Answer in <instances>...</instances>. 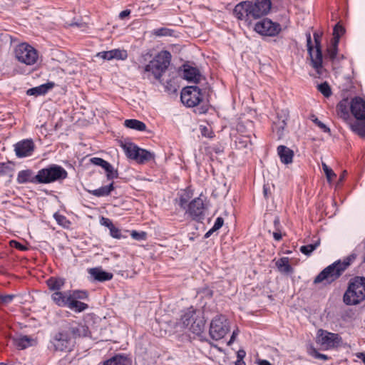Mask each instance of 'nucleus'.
<instances>
[{"mask_svg": "<svg viewBox=\"0 0 365 365\" xmlns=\"http://www.w3.org/2000/svg\"><path fill=\"white\" fill-rule=\"evenodd\" d=\"M173 30L168 28H160L153 31V34L158 36H171Z\"/></svg>", "mask_w": 365, "mask_h": 365, "instance_id": "obj_48", "label": "nucleus"}, {"mask_svg": "<svg viewBox=\"0 0 365 365\" xmlns=\"http://www.w3.org/2000/svg\"><path fill=\"white\" fill-rule=\"evenodd\" d=\"M207 90V88H200L197 86H186L181 91V101L187 107H195L202 101Z\"/></svg>", "mask_w": 365, "mask_h": 365, "instance_id": "obj_7", "label": "nucleus"}, {"mask_svg": "<svg viewBox=\"0 0 365 365\" xmlns=\"http://www.w3.org/2000/svg\"><path fill=\"white\" fill-rule=\"evenodd\" d=\"M200 130L201 135L203 137L208 138H212L215 136L214 132L208 123H207V125H204V124L200 125Z\"/></svg>", "mask_w": 365, "mask_h": 365, "instance_id": "obj_41", "label": "nucleus"}, {"mask_svg": "<svg viewBox=\"0 0 365 365\" xmlns=\"http://www.w3.org/2000/svg\"><path fill=\"white\" fill-rule=\"evenodd\" d=\"M206 205L201 195L193 199L188 205L186 210L187 214L192 220L200 222L205 218V212Z\"/></svg>", "mask_w": 365, "mask_h": 365, "instance_id": "obj_10", "label": "nucleus"}, {"mask_svg": "<svg viewBox=\"0 0 365 365\" xmlns=\"http://www.w3.org/2000/svg\"><path fill=\"white\" fill-rule=\"evenodd\" d=\"M236 335H237V332H236L235 331H234L232 332V336H231V337H230V341H228V343H227V344H228V345H230L231 344H232V343L234 342V341H235V336H236Z\"/></svg>", "mask_w": 365, "mask_h": 365, "instance_id": "obj_64", "label": "nucleus"}, {"mask_svg": "<svg viewBox=\"0 0 365 365\" xmlns=\"http://www.w3.org/2000/svg\"><path fill=\"white\" fill-rule=\"evenodd\" d=\"M255 31L263 36H273L277 35L281 28L280 25L272 22L270 19L266 18L258 21L255 25Z\"/></svg>", "mask_w": 365, "mask_h": 365, "instance_id": "obj_13", "label": "nucleus"}, {"mask_svg": "<svg viewBox=\"0 0 365 365\" xmlns=\"http://www.w3.org/2000/svg\"><path fill=\"white\" fill-rule=\"evenodd\" d=\"M155 158V154L151 153L145 149L139 148V154H138L137 158H135V161L138 163L143 164L146 162H148L151 160H153Z\"/></svg>", "mask_w": 365, "mask_h": 365, "instance_id": "obj_33", "label": "nucleus"}, {"mask_svg": "<svg viewBox=\"0 0 365 365\" xmlns=\"http://www.w3.org/2000/svg\"><path fill=\"white\" fill-rule=\"evenodd\" d=\"M349 283L348 287L343 296V302L346 305H356L365 299H361L358 292Z\"/></svg>", "mask_w": 365, "mask_h": 365, "instance_id": "obj_18", "label": "nucleus"}, {"mask_svg": "<svg viewBox=\"0 0 365 365\" xmlns=\"http://www.w3.org/2000/svg\"><path fill=\"white\" fill-rule=\"evenodd\" d=\"M14 294H0V305H6L10 304L14 299Z\"/></svg>", "mask_w": 365, "mask_h": 365, "instance_id": "obj_50", "label": "nucleus"}, {"mask_svg": "<svg viewBox=\"0 0 365 365\" xmlns=\"http://www.w3.org/2000/svg\"><path fill=\"white\" fill-rule=\"evenodd\" d=\"M205 324L202 313L190 307L182 312L177 327H180L181 329H187L193 334L200 335L204 331Z\"/></svg>", "mask_w": 365, "mask_h": 365, "instance_id": "obj_5", "label": "nucleus"}, {"mask_svg": "<svg viewBox=\"0 0 365 365\" xmlns=\"http://www.w3.org/2000/svg\"><path fill=\"white\" fill-rule=\"evenodd\" d=\"M349 108L351 109V101L348 98L341 100L337 105V110L341 114H349Z\"/></svg>", "mask_w": 365, "mask_h": 365, "instance_id": "obj_40", "label": "nucleus"}, {"mask_svg": "<svg viewBox=\"0 0 365 365\" xmlns=\"http://www.w3.org/2000/svg\"><path fill=\"white\" fill-rule=\"evenodd\" d=\"M124 125L127 128L135 129L138 131H144L146 129L145 124L143 122L136 119L125 120Z\"/></svg>", "mask_w": 365, "mask_h": 365, "instance_id": "obj_36", "label": "nucleus"}, {"mask_svg": "<svg viewBox=\"0 0 365 365\" xmlns=\"http://www.w3.org/2000/svg\"><path fill=\"white\" fill-rule=\"evenodd\" d=\"M109 230H110V234L113 237L116 238V239H120L121 237L120 230L118 228H117L116 227H115L114 225L112 227H110V229Z\"/></svg>", "mask_w": 365, "mask_h": 365, "instance_id": "obj_54", "label": "nucleus"}, {"mask_svg": "<svg viewBox=\"0 0 365 365\" xmlns=\"http://www.w3.org/2000/svg\"><path fill=\"white\" fill-rule=\"evenodd\" d=\"M51 297L57 306L67 307L71 299V292H54Z\"/></svg>", "mask_w": 365, "mask_h": 365, "instance_id": "obj_21", "label": "nucleus"}, {"mask_svg": "<svg viewBox=\"0 0 365 365\" xmlns=\"http://www.w3.org/2000/svg\"><path fill=\"white\" fill-rule=\"evenodd\" d=\"M103 365H130V361L125 356L116 354L105 361Z\"/></svg>", "mask_w": 365, "mask_h": 365, "instance_id": "obj_29", "label": "nucleus"}, {"mask_svg": "<svg viewBox=\"0 0 365 365\" xmlns=\"http://www.w3.org/2000/svg\"><path fill=\"white\" fill-rule=\"evenodd\" d=\"M274 239L277 241H279L282 239V235L280 232H275L273 233Z\"/></svg>", "mask_w": 365, "mask_h": 365, "instance_id": "obj_63", "label": "nucleus"}, {"mask_svg": "<svg viewBox=\"0 0 365 365\" xmlns=\"http://www.w3.org/2000/svg\"><path fill=\"white\" fill-rule=\"evenodd\" d=\"M68 177L67 171L61 165L51 164L38 170L39 184L62 181Z\"/></svg>", "mask_w": 365, "mask_h": 365, "instance_id": "obj_6", "label": "nucleus"}, {"mask_svg": "<svg viewBox=\"0 0 365 365\" xmlns=\"http://www.w3.org/2000/svg\"><path fill=\"white\" fill-rule=\"evenodd\" d=\"M100 222L102 225L107 227L109 230L114 225L110 219L104 217L101 218Z\"/></svg>", "mask_w": 365, "mask_h": 365, "instance_id": "obj_58", "label": "nucleus"}, {"mask_svg": "<svg viewBox=\"0 0 365 365\" xmlns=\"http://www.w3.org/2000/svg\"><path fill=\"white\" fill-rule=\"evenodd\" d=\"M183 77L189 82H193L195 84L199 83L202 79V76L198 69L191 66L184 68Z\"/></svg>", "mask_w": 365, "mask_h": 365, "instance_id": "obj_22", "label": "nucleus"}, {"mask_svg": "<svg viewBox=\"0 0 365 365\" xmlns=\"http://www.w3.org/2000/svg\"><path fill=\"white\" fill-rule=\"evenodd\" d=\"M147 234L145 232H137L132 231L131 237L137 240H145L146 239Z\"/></svg>", "mask_w": 365, "mask_h": 365, "instance_id": "obj_53", "label": "nucleus"}, {"mask_svg": "<svg viewBox=\"0 0 365 365\" xmlns=\"http://www.w3.org/2000/svg\"><path fill=\"white\" fill-rule=\"evenodd\" d=\"M13 343L17 349L22 350L32 345L34 341L32 338L28 336L13 338Z\"/></svg>", "mask_w": 365, "mask_h": 365, "instance_id": "obj_31", "label": "nucleus"}, {"mask_svg": "<svg viewBox=\"0 0 365 365\" xmlns=\"http://www.w3.org/2000/svg\"><path fill=\"white\" fill-rule=\"evenodd\" d=\"M246 355V352L243 349H240L237 352V359H243Z\"/></svg>", "mask_w": 365, "mask_h": 365, "instance_id": "obj_60", "label": "nucleus"}, {"mask_svg": "<svg viewBox=\"0 0 365 365\" xmlns=\"http://www.w3.org/2000/svg\"><path fill=\"white\" fill-rule=\"evenodd\" d=\"M55 83L53 82H48L46 83L40 85L38 86L29 89L26 91L29 96H41L46 94L49 90L54 87Z\"/></svg>", "mask_w": 365, "mask_h": 365, "instance_id": "obj_26", "label": "nucleus"}, {"mask_svg": "<svg viewBox=\"0 0 365 365\" xmlns=\"http://www.w3.org/2000/svg\"><path fill=\"white\" fill-rule=\"evenodd\" d=\"M26 152L28 153V156L31 155V153L34 150V143L31 140L26 139Z\"/></svg>", "mask_w": 365, "mask_h": 365, "instance_id": "obj_55", "label": "nucleus"}, {"mask_svg": "<svg viewBox=\"0 0 365 365\" xmlns=\"http://www.w3.org/2000/svg\"><path fill=\"white\" fill-rule=\"evenodd\" d=\"M120 146L123 148L126 157L130 160H135L139 154V147L128 140H121L119 141Z\"/></svg>", "mask_w": 365, "mask_h": 365, "instance_id": "obj_19", "label": "nucleus"}, {"mask_svg": "<svg viewBox=\"0 0 365 365\" xmlns=\"http://www.w3.org/2000/svg\"><path fill=\"white\" fill-rule=\"evenodd\" d=\"M38 172L35 175L34 172L31 169L23 170L19 172L16 181L19 184L33 183L39 184Z\"/></svg>", "mask_w": 365, "mask_h": 365, "instance_id": "obj_16", "label": "nucleus"}, {"mask_svg": "<svg viewBox=\"0 0 365 365\" xmlns=\"http://www.w3.org/2000/svg\"><path fill=\"white\" fill-rule=\"evenodd\" d=\"M114 190V183L111 182L108 185L102 186L98 189L88 190V192L96 197L108 196Z\"/></svg>", "mask_w": 365, "mask_h": 365, "instance_id": "obj_32", "label": "nucleus"}, {"mask_svg": "<svg viewBox=\"0 0 365 365\" xmlns=\"http://www.w3.org/2000/svg\"><path fill=\"white\" fill-rule=\"evenodd\" d=\"M318 91L326 98L331 95V87L327 82H324L317 86Z\"/></svg>", "mask_w": 365, "mask_h": 365, "instance_id": "obj_42", "label": "nucleus"}, {"mask_svg": "<svg viewBox=\"0 0 365 365\" xmlns=\"http://www.w3.org/2000/svg\"><path fill=\"white\" fill-rule=\"evenodd\" d=\"M230 331V322L224 315H218L212 319L210 325L209 334L214 340L222 339Z\"/></svg>", "mask_w": 365, "mask_h": 365, "instance_id": "obj_8", "label": "nucleus"}, {"mask_svg": "<svg viewBox=\"0 0 365 365\" xmlns=\"http://www.w3.org/2000/svg\"><path fill=\"white\" fill-rule=\"evenodd\" d=\"M287 115H275L273 120L272 130L276 132L280 138L283 135V131L287 125Z\"/></svg>", "mask_w": 365, "mask_h": 365, "instance_id": "obj_25", "label": "nucleus"}, {"mask_svg": "<svg viewBox=\"0 0 365 365\" xmlns=\"http://www.w3.org/2000/svg\"><path fill=\"white\" fill-rule=\"evenodd\" d=\"M278 270L283 274H289L294 272L293 267L289 264L288 257H282L276 262Z\"/></svg>", "mask_w": 365, "mask_h": 365, "instance_id": "obj_28", "label": "nucleus"}, {"mask_svg": "<svg viewBox=\"0 0 365 365\" xmlns=\"http://www.w3.org/2000/svg\"><path fill=\"white\" fill-rule=\"evenodd\" d=\"M271 6L270 0L242 1L235 6L233 14L239 20L250 24L253 19L267 15L270 11Z\"/></svg>", "mask_w": 365, "mask_h": 365, "instance_id": "obj_1", "label": "nucleus"}, {"mask_svg": "<svg viewBox=\"0 0 365 365\" xmlns=\"http://www.w3.org/2000/svg\"><path fill=\"white\" fill-rule=\"evenodd\" d=\"M306 38L310 65L315 70V73L313 76L319 78L326 77L327 71L323 66V55L321 46L322 34L314 33V47L312 43L310 33L306 34Z\"/></svg>", "mask_w": 365, "mask_h": 365, "instance_id": "obj_4", "label": "nucleus"}, {"mask_svg": "<svg viewBox=\"0 0 365 365\" xmlns=\"http://www.w3.org/2000/svg\"><path fill=\"white\" fill-rule=\"evenodd\" d=\"M53 217H54L55 220H56V222H58V224H59L61 225L64 226L65 223L67 222L66 217L63 215H59L58 213H55L53 215Z\"/></svg>", "mask_w": 365, "mask_h": 365, "instance_id": "obj_56", "label": "nucleus"}, {"mask_svg": "<svg viewBox=\"0 0 365 365\" xmlns=\"http://www.w3.org/2000/svg\"><path fill=\"white\" fill-rule=\"evenodd\" d=\"M338 53V43L337 41H332L331 45L327 48L325 59H329L332 63H334L337 58Z\"/></svg>", "mask_w": 365, "mask_h": 365, "instance_id": "obj_34", "label": "nucleus"}, {"mask_svg": "<svg viewBox=\"0 0 365 365\" xmlns=\"http://www.w3.org/2000/svg\"><path fill=\"white\" fill-rule=\"evenodd\" d=\"M351 130L362 138H365V115H340Z\"/></svg>", "mask_w": 365, "mask_h": 365, "instance_id": "obj_12", "label": "nucleus"}, {"mask_svg": "<svg viewBox=\"0 0 365 365\" xmlns=\"http://www.w3.org/2000/svg\"><path fill=\"white\" fill-rule=\"evenodd\" d=\"M224 223V220L222 217H219L216 219L213 227H212V231H216L222 227Z\"/></svg>", "mask_w": 365, "mask_h": 365, "instance_id": "obj_57", "label": "nucleus"}, {"mask_svg": "<svg viewBox=\"0 0 365 365\" xmlns=\"http://www.w3.org/2000/svg\"><path fill=\"white\" fill-rule=\"evenodd\" d=\"M106 172L108 180H113L114 178H117L118 176V170H115L112 165L110 168H108L106 170Z\"/></svg>", "mask_w": 365, "mask_h": 365, "instance_id": "obj_51", "label": "nucleus"}, {"mask_svg": "<svg viewBox=\"0 0 365 365\" xmlns=\"http://www.w3.org/2000/svg\"><path fill=\"white\" fill-rule=\"evenodd\" d=\"M14 168L10 162L0 163V177L1 176H12Z\"/></svg>", "mask_w": 365, "mask_h": 365, "instance_id": "obj_39", "label": "nucleus"}, {"mask_svg": "<svg viewBox=\"0 0 365 365\" xmlns=\"http://www.w3.org/2000/svg\"><path fill=\"white\" fill-rule=\"evenodd\" d=\"M349 283L354 287L353 289L358 292L361 299H365V277H354L351 278Z\"/></svg>", "mask_w": 365, "mask_h": 365, "instance_id": "obj_24", "label": "nucleus"}, {"mask_svg": "<svg viewBox=\"0 0 365 365\" xmlns=\"http://www.w3.org/2000/svg\"><path fill=\"white\" fill-rule=\"evenodd\" d=\"M88 272L92 281L103 282L112 279L113 277L111 272L104 271L101 267L90 268Z\"/></svg>", "mask_w": 365, "mask_h": 365, "instance_id": "obj_17", "label": "nucleus"}, {"mask_svg": "<svg viewBox=\"0 0 365 365\" xmlns=\"http://www.w3.org/2000/svg\"><path fill=\"white\" fill-rule=\"evenodd\" d=\"M68 304L67 307L76 312H81L88 308V305L87 304L72 299V297H71Z\"/></svg>", "mask_w": 365, "mask_h": 365, "instance_id": "obj_35", "label": "nucleus"}, {"mask_svg": "<svg viewBox=\"0 0 365 365\" xmlns=\"http://www.w3.org/2000/svg\"><path fill=\"white\" fill-rule=\"evenodd\" d=\"M66 331L68 332L72 339L78 337H86L90 334L89 329L86 325L74 322L69 324Z\"/></svg>", "mask_w": 365, "mask_h": 365, "instance_id": "obj_15", "label": "nucleus"}, {"mask_svg": "<svg viewBox=\"0 0 365 365\" xmlns=\"http://www.w3.org/2000/svg\"><path fill=\"white\" fill-rule=\"evenodd\" d=\"M51 341L54 349L58 351H71L74 344V341L66 331L56 333Z\"/></svg>", "mask_w": 365, "mask_h": 365, "instance_id": "obj_11", "label": "nucleus"}, {"mask_svg": "<svg viewBox=\"0 0 365 365\" xmlns=\"http://www.w3.org/2000/svg\"><path fill=\"white\" fill-rule=\"evenodd\" d=\"M341 339L338 334L329 332L323 329H319L317 336V342L327 349L336 346L341 342Z\"/></svg>", "mask_w": 365, "mask_h": 365, "instance_id": "obj_14", "label": "nucleus"}, {"mask_svg": "<svg viewBox=\"0 0 365 365\" xmlns=\"http://www.w3.org/2000/svg\"><path fill=\"white\" fill-rule=\"evenodd\" d=\"M320 245V240L317 239L314 243L302 246L300 247V252L307 255L309 256Z\"/></svg>", "mask_w": 365, "mask_h": 365, "instance_id": "obj_37", "label": "nucleus"}, {"mask_svg": "<svg viewBox=\"0 0 365 365\" xmlns=\"http://www.w3.org/2000/svg\"><path fill=\"white\" fill-rule=\"evenodd\" d=\"M356 258V255L353 253L344 257L342 260H337L327 266L314 278V284L323 283L324 285L331 284L342 275Z\"/></svg>", "mask_w": 365, "mask_h": 365, "instance_id": "obj_3", "label": "nucleus"}, {"mask_svg": "<svg viewBox=\"0 0 365 365\" xmlns=\"http://www.w3.org/2000/svg\"><path fill=\"white\" fill-rule=\"evenodd\" d=\"M309 354L315 359H322L324 361H327L329 359L328 356L318 352L317 350L313 346L310 347V349H309Z\"/></svg>", "mask_w": 365, "mask_h": 365, "instance_id": "obj_45", "label": "nucleus"}, {"mask_svg": "<svg viewBox=\"0 0 365 365\" xmlns=\"http://www.w3.org/2000/svg\"><path fill=\"white\" fill-rule=\"evenodd\" d=\"M258 365H272L269 361L265 359H259L257 361Z\"/></svg>", "mask_w": 365, "mask_h": 365, "instance_id": "obj_62", "label": "nucleus"}, {"mask_svg": "<svg viewBox=\"0 0 365 365\" xmlns=\"http://www.w3.org/2000/svg\"><path fill=\"white\" fill-rule=\"evenodd\" d=\"M345 33V29L340 25L339 23L336 24L333 29V36L334 38L333 41H337V43H339V38L343 34Z\"/></svg>", "mask_w": 365, "mask_h": 365, "instance_id": "obj_43", "label": "nucleus"}, {"mask_svg": "<svg viewBox=\"0 0 365 365\" xmlns=\"http://www.w3.org/2000/svg\"><path fill=\"white\" fill-rule=\"evenodd\" d=\"M312 120L320 128L324 133H329L330 129L324 123L320 121L315 115H312Z\"/></svg>", "mask_w": 365, "mask_h": 365, "instance_id": "obj_49", "label": "nucleus"}, {"mask_svg": "<svg viewBox=\"0 0 365 365\" xmlns=\"http://www.w3.org/2000/svg\"><path fill=\"white\" fill-rule=\"evenodd\" d=\"M190 195L188 192H185L184 195H180L178 200V205L182 209L187 208V201L190 198Z\"/></svg>", "mask_w": 365, "mask_h": 365, "instance_id": "obj_47", "label": "nucleus"}, {"mask_svg": "<svg viewBox=\"0 0 365 365\" xmlns=\"http://www.w3.org/2000/svg\"><path fill=\"white\" fill-rule=\"evenodd\" d=\"M130 14V10H124V11H122L120 14H119V17L120 19H124L125 17L129 16V14Z\"/></svg>", "mask_w": 365, "mask_h": 365, "instance_id": "obj_61", "label": "nucleus"}, {"mask_svg": "<svg viewBox=\"0 0 365 365\" xmlns=\"http://www.w3.org/2000/svg\"><path fill=\"white\" fill-rule=\"evenodd\" d=\"M105 160H103V158H93L91 159V162L96 165H98V166H101V165H103V163L104 162Z\"/></svg>", "mask_w": 365, "mask_h": 365, "instance_id": "obj_59", "label": "nucleus"}, {"mask_svg": "<svg viewBox=\"0 0 365 365\" xmlns=\"http://www.w3.org/2000/svg\"><path fill=\"white\" fill-rule=\"evenodd\" d=\"M15 152L16 155L19 158H24L28 156V153L26 152V140H22L17 143L15 145Z\"/></svg>", "mask_w": 365, "mask_h": 365, "instance_id": "obj_38", "label": "nucleus"}, {"mask_svg": "<svg viewBox=\"0 0 365 365\" xmlns=\"http://www.w3.org/2000/svg\"><path fill=\"white\" fill-rule=\"evenodd\" d=\"M98 56L105 60H125L128 58V53L123 49H113L107 51L99 52Z\"/></svg>", "mask_w": 365, "mask_h": 365, "instance_id": "obj_20", "label": "nucleus"}, {"mask_svg": "<svg viewBox=\"0 0 365 365\" xmlns=\"http://www.w3.org/2000/svg\"><path fill=\"white\" fill-rule=\"evenodd\" d=\"M170 61L171 54L169 51H160L147 65L139 66L143 78L151 83L159 81L163 83L161 78L168 70Z\"/></svg>", "mask_w": 365, "mask_h": 365, "instance_id": "obj_2", "label": "nucleus"}, {"mask_svg": "<svg viewBox=\"0 0 365 365\" xmlns=\"http://www.w3.org/2000/svg\"><path fill=\"white\" fill-rule=\"evenodd\" d=\"M322 168L326 175L327 180L331 182L336 177L334 172L324 163H322Z\"/></svg>", "mask_w": 365, "mask_h": 365, "instance_id": "obj_46", "label": "nucleus"}, {"mask_svg": "<svg viewBox=\"0 0 365 365\" xmlns=\"http://www.w3.org/2000/svg\"><path fill=\"white\" fill-rule=\"evenodd\" d=\"M65 284V279L60 277H51L46 280L48 289L53 292H59Z\"/></svg>", "mask_w": 365, "mask_h": 365, "instance_id": "obj_30", "label": "nucleus"}, {"mask_svg": "<svg viewBox=\"0 0 365 365\" xmlns=\"http://www.w3.org/2000/svg\"><path fill=\"white\" fill-rule=\"evenodd\" d=\"M165 89L169 93H175L177 91V86L175 83L170 80L166 82V84L165 85Z\"/></svg>", "mask_w": 365, "mask_h": 365, "instance_id": "obj_52", "label": "nucleus"}, {"mask_svg": "<svg viewBox=\"0 0 365 365\" xmlns=\"http://www.w3.org/2000/svg\"><path fill=\"white\" fill-rule=\"evenodd\" d=\"M277 154L284 164H290L293 161L294 151L288 147L280 145L277 147Z\"/></svg>", "mask_w": 365, "mask_h": 365, "instance_id": "obj_23", "label": "nucleus"}, {"mask_svg": "<svg viewBox=\"0 0 365 365\" xmlns=\"http://www.w3.org/2000/svg\"><path fill=\"white\" fill-rule=\"evenodd\" d=\"M14 52L18 61L26 65L34 64L38 58L37 51L26 43L19 44Z\"/></svg>", "mask_w": 365, "mask_h": 365, "instance_id": "obj_9", "label": "nucleus"}, {"mask_svg": "<svg viewBox=\"0 0 365 365\" xmlns=\"http://www.w3.org/2000/svg\"><path fill=\"white\" fill-rule=\"evenodd\" d=\"M88 294L86 291L75 290L72 293H71V297L76 300L86 299L88 298Z\"/></svg>", "mask_w": 365, "mask_h": 365, "instance_id": "obj_44", "label": "nucleus"}, {"mask_svg": "<svg viewBox=\"0 0 365 365\" xmlns=\"http://www.w3.org/2000/svg\"><path fill=\"white\" fill-rule=\"evenodd\" d=\"M351 114H365V101L361 97H355L351 101Z\"/></svg>", "mask_w": 365, "mask_h": 365, "instance_id": "obj_27", "label": "nucleus"}]
</instances>
